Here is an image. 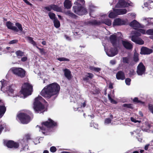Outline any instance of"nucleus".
I'll use <instances>...</instances> for the list:
<instances>
[{
	"label": "nucleus",
	"instance_id": "32",
	"mask_svg": "<svg viewBox=\"0 0 153 153\" xmlns=\"http://www.w3.org/2000/svg\"><path fill=\"white\" fill-rule=\"evenodd\" d=\"M53 22L54 25L55 27L58 28L60 27V22L57 19H55L54 20Z\"/></svg>",
	"mask_w": 153,
	"mask_h": 153
},
{
	"label": "nucleus",
	"instance_id": "29",
	"mask_svg": "<svg viewBox=\"0 0 153 153\" xmlns=\"http://www.w3.org/2000/svg\"><path fill=\"white\" fill-rule=\"evenodd\" d=\"M27 39L29 42L32 44L33 46H35L36 45V43L33 40V38L30 37H27Z\"/></svg>",
	"mask_w": 153,
	"mask_h": 153
},
{
	"label": "nucleus",
	"instance_id": "58",
	"mask_svg": "<svg viewBox=\"0 0 153 153\" xmlns=\"http://www.w3.org/2000/svg\"><path fill=\"white\" fill-rule=\"evenodd\" d=\"M110 63L112 65H114L115 64L116 62L114 60H111L110 61Z\"/></svg>",
	"mask_w": 153,
	"mask_h": 153
},
{
	"label": "nucleus",
	"instance_id": "4",
	"mask_svg": "<svg viewBox=\"0 0 153 153\" xmlns=\"http://www.w3.org/2000/svg\"><path fill=\"white\" fill-rule=\"evenodd\" d=\"M33 91L32 86L28 83H25L23 85L20 93L23 95H20V97L25 98L27 96L31 94Z\"/></svg>",
	"mask_w": 153,
	"mask_h": 153
},
{
	"label": "nucleus",
	"instance_id": "34",
	"mask_svg": "<svg viewBox=\"0 0 153 153\" xmlns=\"http://www.w3.org/2000/svg\"><path fill=\"white\" fill-rule=\"evenodd\" d=\"M133 59L134 61L136 62L139 61V54L136 52L134 53Z\"/></svg>",
	"mask_w": 153,
	"mask_h": 153
},
{
	"label": "nucleus",
	"instance_id": "14",
	"mask_svg": "<svg viewBox=\"0 0 153 153\" xmlns=\"http://www.w3.org/2000/svg\"><path fill=\"white\" fill-rule=\"evenodd\" d=\"M137 36H133L131 37V40L137 44L142 45L144 44V41L141 39L138 38Z\"/></svg>",
	"mask_w": 153,
	"mask_h": 153
},
{
	"label": "nucleus",
	"instance_id": "54",
	"mask_svg": "<svg viewBox=\"0 0 153 153\" xmlns=\"http://www.w3.org/2000/svg\"><path fill=\"white\" fill-rule=\"evenodd\" d=\"M27 60V57L26 56H24L21 59V61L23 62L26 61Z\"/></svg>",
	"mask_w": 153,
	"mask_h": 153
},
{
	"label": "nucleus",
	"instance_id": "49",
	"mask_svg": "<svg viewBox=\"0 0 153 153\" xmlns=\"http://www.w3.org/2000/svg\"><path fill=\"white\" fill-rule=\"evenodd\" d=\"M50 151L52 152H55L56 150V148L54 146H52L50 149Z\"/></svg>",
	"mask_w": 153,
	"mask_h": 153
},
{
	"label": "nucleus",
	"instance_id": "35",
	"mask_svg": "<svg viewBox=\"0 0 153 153\" xmlns=\"http://www.w3.org/2000/svg\"><path fill=\"white\" fill-rule=\"evenodd\" d=\"M85 106H86V104H85V102L82 104V103H80L79 104H79H78V105H77V107L76 108L74 107V109L75 111H76L77 109L78 108H80V107H85Z\"/></svg>",
	"mask_w": 153,
	"mask_h": 153
},
{
	"label": "nucleus",
	"instance_id": "63",
	"mask_svg": "<svg viewBox=\"0 0 153 153\" xmlns=\"http://www.w3.org/2000/svg\"><path fill=\"white\" fill-rule=\"evenodd\" d=\"M42 44L43 45H45L46 44V42L45 41H44L42 42Z\"/></svg>",
	"mask_w": 153,
	"mask_h": 153
},
{
	"label": "nucleus",
	"instance_id": "33",
	"mask_svg": "<svg viewBox=\"0 0 153 153\" xmlns=\"http://www.w3.org/2000/svg\"><path fill=\"white\" fill-rule=\"evenodd\" d=\"M102 22L108 26H110L111 24V21L110 19H105Z\"/></svg>",
	"mask_w": 153,
	"mask_h": 153
},
{
	"label": "nucleus",
	"instance_id": "41",
	"mask_svg": "<svg viewBox=\"0 0 153 153\" xmlns=\"http://www.w3.org/2000/svg\"><path fill=\"white\" fill-rule=\"evenodd\" d=\"M123 62L125 63H128L129 61V58L125 57L122 58Z\"/></svg>",
	"mask_w": 153,
	"mask_h": 153
},
{
	"label": "nucleus",
	"instance_id": "46",
	"mask_svg": "<svg viewBox=\"0 0 153 153\" xmlns=\"http://www.w3.org/2000/svg\"><path fill=\"white\" fill-rule=\"evenodd\" d=\"M131 79L129 78H127L125 80V82L127 85H129L130 83Z\"/></svg>",
	"mask_w": 153,
	"mask_h": 153
},
{
	"label": "nucleus",
	"instance_id": "10",
	"mask_svg": "<svg viewBox=\"0 0 153 153\" xmlns=\"http://www.w3.org/2000/svg\"><path fill=\"white\" fill-rule=\"evenodd\" d=\"M146 68L142 62H140L137 67L136 72L137 74L139 76H141L145 74Z\"/></svg>",
	"mask_w": 153,
	"mask_h": 153
},
{
	"label": "nucleus",
	"instance_id": "53",
	"mask_svg": "<svg viewBox=\"0 0 153 153\" xmlns=\"http://www.w3.org/2000/svg\"><path fill=\"white\" fill-rule=\"evenodd\" d=\"M18 42V40H13L10 41L9 42V44H13L16 43Z\"/></svg>",
	"mask_w": 153,
	"mask_h": 153
},
{
	"label": "nucleus",
	"instance_id": "31",
	"mask_svg": "<svg viewBox=\"0 0 153 153\" xmlns=\"http://www.w3.org/2000/svg\"><path fill=\"white\" fill-rule=\"evenodd\" d=\"M89 68L91 71L98 72L101 70V68H96L93 66H90Z\"/></svg>",
	"mask_w": 153,
	"mask_h": 153
},
{
	"label": "nucleus",
	"instance_id": "40",
	"mask_svg": "<svg viewBox=\"0 0 153 153\" xmlns=\"http://www.w3.org/2000/svg\"><path fill=\"white\" fill-rule=\"evenodd\" d=\"M50 18L51 19H55V15L52 13H49L48 14Z\"/></svg>",
	"mask_w": 153,
	"mask_h": 153
},
{
	"label": "nucleus",
	"instance_id": "55",
	"mask_svg": "<svg viewBox=\"0 0 153 153\" xmlns=\"http://www.w3.org/2000/svg\"><path fill=\"white\" fill-rule=\"evenodd\" d=\"M65 38H66V40H68V41L71 40V38L70 37L68 36H67L66 35H65Z\"/></svg>",
	"mask_w": 153,
	"mask_h": 153
},
{
	"label": "nucleus",
	"instance_id": "62",
	"mask_svg": "<svg viewBox=\"0 0 153 153\" xmlns=\"http://www.w3.org/2000/svg\"><path fill=\"white\" fill-rule=\"evenodd\" d=\"M138 140L140 142H142V139L141 137H140L138 138Z\"/></svg>",
	"mask_w": 153,
	"mask_h": 153
},
{
	"label": "nucleus",
	"instance_id": "12",
	"mask_svg": "<svg viewBox=\"0 0 153 153\" xmlns=\"http://www.w3.org/2000/svg\"><path fill=\"white\" fill-rule=\"evenodd\" d=\"M126 0H120L116 6V7H125L131 5L128 3L126 2Z\"/></svg>",
	"mask_w": 153,
	"mask_h": 153
},
{
	"label": "nucleus",
	"instance_id": "36",
	"mask_svg": "<svg viewBox=\"0 0 153 153\" xmlns=\"http://www.w3.org/2000/svg\"><path fill=\"white\" fill-rule=\"evenodd\" d=\"M66 14L68 16L71 17L73 18H75L76 17V15L70 11H67L66 13Z\"/></svg>",
	"mask_w": 153,
	"mask_h": 153
},
{
	"label": "nucleus",
	"instance_id": "61",
	"mask_svg": "<svg viewBox=\"0 0 153 153\" xmlns=\"http://www.w3.org/2000/svg\"><path fill=\"white\" fill-rule=\"evenodd\" d=\"M94 127L96 128H98V125L97 124H95L94 125Z\"/></svg>",
	"mask_w": 153,
	"mask_h": 153
},
{
	"label": "nucleus",
	"instance_id": "59",
	"mask_svg": "<svg viewBox=\"0 0 153 153\" xmlns=\"http://www.w3.org/2000/svg\"><path fill=\"white\" fill-rule=\"evenodd\" d=\"M24 2L27 4L31 5V4H30L29 1H28L27 0H23Z\"/></svg>",
	"mask_w": 153,
	"mask_h": 153
},
{
	"label": "nucleus",
	"instance_id": "42",
	"mask_svg": "<svg viewBox=\"0 0 153 153\" xmlns=\"http://www.w3.org/2000/svg\"><path fill=\"white\" fill-rule=\"evenodd\" d=\"M57 59L60 61H69V60L68 59L64 57H61Z\"/></svg>",
	"mask_w": 153,
	"mask_h": 153
},
{
	"label": "nucleus",
	"instance_id": "3",
	"mask_svg": "<svg viewBox=\"0 0 153 153\" xmlns=\"http://www.w3.org/2000/svg\"><path fill=\"white\" fill-rule=\"evenodd\" d=\"M45 102V100L40 96H39L35 99L33 108L36 113H41L45 111L44 107L42 104Z\"/></svg>",
	"mask_w": 153,
	"mask_h": 153
},
{
	"label": "nucleus",
	"instance_id": "38",
	"mask_svg": "<svg viewBox=\"0 0 153 153\" xmlns=\"http://www.w3.org/2000/svg\"><path fill=\"white\" fill-rule=\"evenodd\" d=\"M96 9V7L94 6L93 5H90L89 7L90 13H91L93 11H95ZM90 15H91V14H90Z\"/></svg>",
	"mask_w": 153,
	"mask_h": 153
},
{
	"label": "nucleus",
	"instance_id": "11",
	"mask_svg": "<svg viewBox=\"0 0 153 153\" xmlns=\"http://www.w3.org/2000/svg\"><path fill=\"white\" fill-rule=\"evenodd\" d=\"M4 144L8 147L10 148H17L19 146V144L16 143H14L13 141H4Z\"/></svg>",
	"mask_w": 153,
	"mask_h": 153
},
{
	"label": "nucleus",
	"instance_id": "64",
	"mask_svg": "<svg viewBox=\"0 0 153 153\" xmlns=\"http://www.w3.org/2000/svg\"><path fill=\"white\" fill-rule=\"evenodd\" d=\"M61 153H70L69 152H67L63 151Z\"/></svg>",
	"mask_w": 153,
	"mask_h": 153
},
{
	"label": "nucleus",
	"instance_id": "37",
	"mask_svg": "<svg viewBox=\"0 0 153 153\" xmlns=\"http://www.w3.org/2000/svg\"><path fill=\"white\" fill-rule=\"evenodd\" d=\"M16 53L18 56H24V53L20 51H18L16 52Z\"/></svg>",
	"mask_w": 153,
	"mask_h": 153
},
{
	"label": "nucleus",
	"instance_id": "28",
	"mask_svg": "<svg viewBox=\"0 0 153 153\" xmlns=\"http://www.w3.org/2000/svg\"><path fill=\"white\" fill-rule=\"evenodd\" d=\"M140 33H142L143 34H145V31L142 29H139L138 30L135 32V35L137 36H139L140 35Z\"/></svg>",
	"mask_w": 153,
	"mask_h": 153
},
{
	"label": "nucleus",
	"instance_id": "24",
	"mask_svg": "<svg viewBox=\"0 0 153 153\" xmlns=\"http://www.w3.org/2000/svg\"><path fill=\"white\" fill-rule=\"evenodd\" d=\"M130 25L134 27H141L140 24L135 20L131 22L130 24Z\"/></svg>",
	"mask_w": 153,
	"mask_h": 153
},
{
	"label": "nucleus",
	"instance_id": "23",
	"mask_svg": "<svg viewBox=\"0 0 153 153\" xmlns=\"http://www.w3.org/2000/svg\"><path fill=\"white\" fill-rule=\"evenodd\" d=\"M64 6L65 8L69 9L71 8L72 6V4L69 0H66L64 2Z\"/></svg>",
	"mask_w": 153,
	"mask_h": 153
},
{
	"label": "nucleus",
	"instance_id": "13",
	"mask_svg": "<svg viewBox=\"0 0 153 153\" xmlns=\"http://www.w3.org/2000/svg\"><path fill=\"white\" fill-rule=\"evenodd\" d=\"M153 52L152 49H149L145 47H143L141 49L140 53L141 54H149Z\"/></svg>",
	"mask_w": 153,
	"mask_h": 153
},
{
	"label": "nucleus",
	"instance_id": "18",
	"mask_svg": "<svg viewBox=\"0 0 153 153\" xmlns=\"http://www.w3.org/2000/svg\"><path fill=\"white\" fill-rule=\"evenodd\" d=\"M6 25L7 28L9 29L13 30L16 32L18 31V30L15 26H13V24L10 22H8L6 23Z\"/></svg>",
	"mask_w": 153,
	"mask_h": 153
},
{
	"label": "nucleus",
	"instance_id": "15",
	"mask_svg": "<svg viewBox=\"0 0 153 153\" xmlns=\"http://www.w3.org/2000/svg\"><path fill=\"white\" fill-rule=\"evenodd\" d=\"M125 23L126 22L124 20L120 18H117L114 19L113 23V25L114 26L125 25Z\"/></svg>",
	"mask_w": 153,
	"mask_h": 153
},
{
	"label": "nucleus",
	"instance_id": "2",
	"mask_svg": "<svg viewBox=\"0 0 153 153\" xmlns=\"http://www.w3.org/2000/svg\"><path fill=\"white\" fill-rule=\"evenodd\" d=\"M85 1L84 0H76L74 4L76 6L73 7L74 12L79 15H83L87 13L85 8L82 6V5L84 4Z\"/></svg>",
	"mask_w": 153,
	"mask_h": 153
},
{
	"label": "nucleus",
	"instance_id": "57",
	"mask_svg": "<svg viewBox=\"0 0 153 153\" xmlns=\"http://www.w3.org/2000/svg\"><path fill=\"white\" fill-rule=\"evenodd\" d=\"M129 16H132L133 18H134L135 17V15L134 13H129L128 14Z\"/></svg>",
	"mask_w": 153,
	"mask_h": 153
},
{
	"label": "nucleus",
	"instance_id": "52",
	"mask_svg": "<svg viewBox=\"0 0 153 153\" xmlns=\"http://www.w3.org/2000/svg\"><path fill=\"white\" fill-rule=\"evenodd\" d=\"M136 74L135 72L134 71V70L131 69L130 70L129 74L131 75H133Z\"/></svg>",
	"mask_w": 153,
	"mask_h": 153
},
{
	"label": "nucleus",
	"instance_id": "19",
	"mask_svg": "<svg viewBox=\"0 0 153 153\" xmlns=\"http://www.w3.org/2000/svg\"><path fill=\"white\" fill-rule=\"evenodd\" d=\"M122 43L124 47L127 49H131L132 48V45L130 42L122 41Z\"/></svg>",
	"mask_w": 153,
	"mask_h": 153
},
{
	"label": "nucleus",
	"instance_id": "30",
	"mask_svg": "<svg viewBox=\"0 0 153 153\" xmlns=\"http://www.w3.org/2000/svg\"><path fill=\"white\" fill-rule=\"evenodd\" d=\"M6 125L5 123L0 121V134L1 133L2 130L4 129V128L6 127Z\"/></svg>",
	"mask_w": 153,
	"mask_h": 153
},
{
	"label": "nucleus",
	"instance_id": "25",
	"mask_svg": "<svg viewBox=\"0 0 153 153\" xmlns=\"http://www.w3.org/2000/svg\"><path fill=\"white\" fill-rule=\"evenodd\" d=\"M108 97L109 100H110L111 102L112 103L116 104L117 103L116 102L112 99V98H114V91H113L112 94H109L108 95Z\"/></svg>",
	"mask_w": 153,
	"mask_h": 153
},
{
	"label": "nucleus",
	"instance_id": "26",
	"mask_svg": "<svg viewBox=\"0 0 153 153\" xmlns=\"http://www.w3.org/2000/svg\"><path fill=\"white\" fill-rule=\"evenodd\" d=\"M6 108L4 105H0V118H1L5 113Z\"/></svg>",
	"mask_w": 153,
	"mask_h": 153
},
{
	"label": "nucleus",
	"instance_id": "50",
	"mask_svg": "<svg viewBox=\"0 0 153 153\" xmlns=\"http://www.w3.org/2000/svg\"><path fill=\"white\" fill-rule=\"evenodd\" d=\"M87 75H86V76L88 77H89L90 78H92L93 76L94 75L93 74L90 73H87Z\"/></svg>",
	"mask_w": 153,
	"mask_h": 153
},
{
	"label": "nucleus",
	"instance_id": "60",
	"mask_svg": "<svg viewBox=\"0 0 153 153\" xmlns=\"http://www.w3.org/2000/svg\"><path fill=\"white\" fill-rule=\"evenodd\" d=\"M149 146V144H147V145H146L144 147L145 149L146 150H147L148 149Z\"/></svg>",
	"mask_w": 153,
	"mask_h": 153
},
{
	"label": "nucleus",
	"instance_id": "21",
	"mask_svg": "<svg viewBox=\"0 0 153 153\" xmlns=\"http://www.w3.org/2000/svg\"><path fill=\"white\" fill-rule=\"evenodd\" d=\"M116 78L118 79L123 80L125 78L124 74L122 71H120L117 74Z\"/></svg>",
	"mask_w": 153,
	"mask_h": 153
},
{
	"label": "nucleus",
	"instance_id": "9",
	"mask_svg": "<svg viewBox=\"0 0 153 153\" xmlns=\"http://www.w3.org/2000/svg\"><path fill=\"white\" fill-rule=\"evenodd\" d=\"M17 118L23 124L27 123L31 120V118L28 115L23 113L19 114L17 115Z\"/></svg>",
	"mask_w": 153,
	"mask_h": 153
},
{
	"label": "nucleus",
	"instance_id": "45",
	"mask_svg": "<svg viewBox=\"0 0 153 153\" xmlns=\"http://www.w3.org/2000/svg\"><path fill=\"white\" fill-rule=\"evenodd\" d=\"M133 101L134 102H137V103H141L142 104H143L144 102H142L141 101H140L139 100H138V98L137 97L135 98L133 100Z\"/></svg>",
	"mask_w": 153,
	"mask_h": 153
},
{
	"label": "nucleus",
	"instance_id": "39",
	"mask_svg": "<svg viewBox=\"0 0 153 153\" xmlns=\"http://www.w3.org/2000/svg\"><path fill=\"white\" fill-rule=\"evenodd\" d=\"M16 25L18 27L19 30L22 31L23 29L21 25L19 23H16Z\"/></svg>",
	"mask_w": 153,
	"mask_h": 153
},
{
	"label": "nucleus",
	"instance_id": "22",
	"mask_svg": "<svg viewBox=\"0 0 153 153\" xmlns=\"http://www.w3.org/2000/svg\"><path fill=\"white\" fill-rule=\"evenodd\" d=\"M143 21L146 23L148 25H150L153 24V18H146V17L143 18Z\"/></svg>",
	"mask_w": 153,
	"mask_h": 153
},
{
	"label": "nucleus",
	"instance_id": "51",
	"mask_svg": "<svg viewBox=\"0 0 153 153\" xmlns=\"http://www.w3.org/2000/svg\"><path fill=\"white\" fill-rule=\"evenodd\" d=\"M131 121H132L133 122H134L135 123L137 122H138L139 123L140 122V121L137 120L134 118L132 117H131Z\"/></svg>",
	"mask_w": 153,
	"mask_h": 153
},
{
	"label": "nucleus",
	"instance_id": "16",
	"mask_svg": "<svg viewBox=\"0 0 153 153\" xmlns=\"http://www.w3.org/2000/svg\"><path fill=\"white\" fill-rule=\"evenodd\" d=\"M46 8L48 11H50L53 10L57 12H61L62 10V8L61 7H58L54 5H50L46 7Z\"/></svg>",
	"mask_w": 153,
	"mask_h": 153
},
{
	"label": "nucleus",
	"instance_id": "6",
	"mask_svg": "<svg viewBox=\"0 0 153 153\" xmlns=\"http://www.w3.org/2000/svg\"><path fill=\"white\" fill-rule=\"evenodd\" d=\"M127 10L125 9H113V10L110 11L108 15L110 18H113L116 17L117 15H123L126 13Z\"/></svg>",
	"mask_w": 153,
	"mask_h": 153
},
{
	"label": "nucleus",
	"instance_id": "20",
	"mask_svg": "<svg viewBox=\"0 0 153 153\" xmlns=\"http://www.w3.org/2000/svg\"><path fill=\"white\" fill-rule=\"evenodd\" d=\"M65 76L69 80L71 78L72 75L70 71L67 69H65L63 70Z\"/></svg>",
	"mask_w": 153,
	"mask_h": 153
},
{
	"label": "nucleus",
	"instance_id": "8",
	"mask_svg": "<svg viewBox=\"0 0 153 153\" xmlns=\"http://www.w3.org/2000/svg\"><path fill=\"white\" fill-rule=\"evenodd\" d=\"M10 71L14 74L21 77H23L25 76V71L22 68L13 67L10 69Z\"/></svg>",
	"mask_w": 153,
	"mask_h": 153
},
{
	"label": "nucleus",
	"instance_id": "47",
	"mask_svg": "<svg viewBox=\"0 0 153 153\" xmlns=\"http://www.w3.org/2000/svg\"><path fill=\"white\" fill-rule=\"evenodd\" d=\"M123 106L124 107H126L128 108H132V105L130 104H125L123 105Z\"/></svg>",
	"mask_w": 153,
	"mask_h": 153
},
{
	"label": "nucleus",
	"instance_id": "7",
	"mask_svg": "<svg viewBox=\"0 0 153 153\" xmlns=\"http://www.w3.org/2000/svg\"><path fill=\"white\" fill-rule=\"evenodd\" d=\"M56 122L53 121L50 119H49L48 120L42 123L41 127L37 126L36 127H39L42 130H45L48 128L53 127L56 126Z\"/></svg>",
	"mask_w": 153,
	"mask_h": 153
},
{
	"label": "nucleus",
	"instance_id": "1",
	"mask_svg": "<svg viewBox=\"0 0 153 153\" xmlns=\"http://www.w3.org/2000/svg\"><path fill=\"white\" fill-rule=\"evenodd\" d=\"M60 89V86L56 83H53L46 86L42 91L40 94L42 96L49 99L54 95L56 97Z\"/></svg>",
	"mask_w": 153,
	"mask_h": 153
},
{
	"label": "nucleus",
	"instance_id": "17",
	"mask_svg": "<svg viewBox=\"0 0 153 153\" xmlns=\"http://www.w3.org/2000/svg\"><path fill=\"white\" fill-rule=\"evenodd\" d=\"M107 54L109 56H113L117 53L118 51L116 48L111 49L108 51H106Z\"/></svg>",
	"mask_w": 153,
	"mask_h": 153
},
{
	"label": "nucleus",
	"instance_id": "56",
	"mask_svg": "<svg viewBox=\"0 0 153 153\" xmlns=\"http://www.w3.org/2000/svg\"><path fill=\"white\" fill-rule=\"evenodd\" d=\"M109 88L111 89H112L113 88L112 83L110 82L108 85Z\"/></svg>",
	"mask_w": 153,
	"mask_h": 153
},
{
	"label": "nucleus",
	"instance_id": "48",
	"mask_svg": "<svg viewBox=\"0 0 153 153\" xmlns=\"http://www.w3.org/2000/svg\"><path fill=\"white\" fill-rule=\"evenodd\" d=\"M149 108L150 111L153 114V106L151 104H149Z\"/></svg>",
	"mask_w": 153,
	"mask_h": 153
},
{
	"label": "nucleus",
	"instance_id": "43",
	"mask_svg": "<svg viewBox=\"0 0 153 153\" xmlns=\"http://www.w3.org/2000/svg\"><path fill=\"white\" fill-rule=\"evenodd\" d=\"M146 33L149 35H153V29H149L146 32Z\"/></svg>",
	"mask_w": 153,
	"mask_h": 153
},
{
	"label": "nucleus",
	"instance_id": "44",
	"mask_svg": "<svg viewBox=\"0 0 153 153\" xmlns=\"http://www.w3.org/2000/svg\"><path fill=\"white\" fill-rule=\"evenodd\" d=\"M111 120L109 118L106 119L105 121V125L111 123Z\"/></svg>",
	"mask_w": 153,
	"mask_h": 153
},
{
	"label": "nucleus",
	"instance_id": "5",
	"mask_svg": "<svg viewBox=\"0 0 153 153\" xmlns=\"http://www.w3.org/2000/svg\"><path fill=\"white\" fill-rule=\"evenodd\" d=\"M1 82L2 84L1 88V91L4 92H7L8 95L13 96V90L11 88L8 82L4 80H1Z\"/></svg>",
	"mask_w": 153,
	"mask_h": 153
},
{
	"label": "nucleus",
	"instance_id": "27",
	"mask_svg": "<svg viewBox=\"0 0 153 153\" xmlns=\"http://www.w3.org/2000/svg\"><path fill=\"white\" fill-rule=\"evenodd\" d=\"M110 39L112 44L114 46L117 42L116 36L114 35H111L110 37Z\"/></svg>",
	"mask_w": 153,
	"mask_h": 153
}]
</instances>
